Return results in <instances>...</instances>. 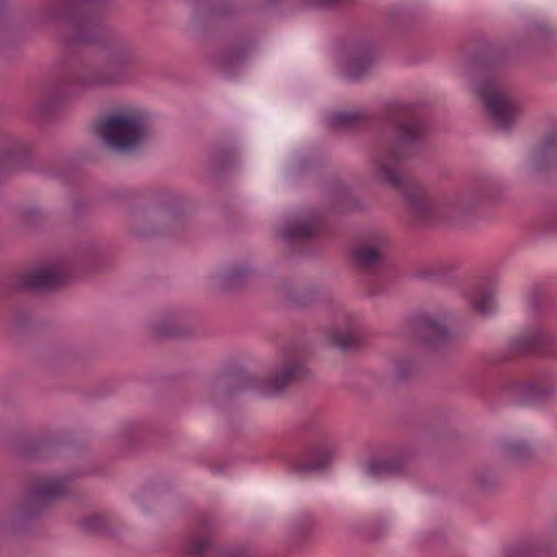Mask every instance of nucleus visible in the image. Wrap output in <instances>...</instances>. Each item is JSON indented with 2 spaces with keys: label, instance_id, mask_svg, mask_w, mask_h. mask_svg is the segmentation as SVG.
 I'll return each mask as SVG.
<instances>
[{
  "label": "nucleus",
  "instance_id": "f257e3e1",
  "mask_svg": "<svg viewBox=\"0 0 557 557\" xmlns=\"http://www.w3.org/2000/svg\"><path fill=\"white\" fill-rule=\"evenodd\" d=\"M112 7V0H72L67 4L50 0L40 11L38 23L61 21L69 26V44L95 46L103 53L100 62L78 51L67 53L66 73L75 86L95 89L120 85L137 63L132 41L104 22Z\"/></svg>",
  "mask_w": 557,
  "mask_h": 557
},
{
  "label": "nucleus",
  "instance_id": "f03ea898",
  "mask_svg": "<svg viewBox=\"0 0 557 557\" xmlns=\"http://www.w3.org/2000/svg\"><path fill=\"white\" fill-rule=\"evenodd\" d=\"M387 120L393 134L379 141L372 152L373 173L377 181L399 190L410 211L419 220L451 221L460 215L447 199H433L404 170V162L416 158L429 132L423 114L412 104L388 107Z\"/></svg>",
  "mask_w": 557,
  "mask_h": 557
},
{
  "label": "nucleus",
  "instance_id": "7ed1b4c3",
  "mask_svg": "<svg viewBox=\"0 0 557 557\" xmlns=\"http://www.w3.org/2000/svg\"><path fill=\"white\" fill-rule=\"evenodd\" d=\"M65 282V276L51 268L15 273L0 280V307L10 314V325L18 331H27L32 325L29 309L22 304L26 294L52 290Z\"/></svg>",
  "mask_w": 557,
  "mask_h": 557
},
{
  "label": "nucleus",
  "instance_id": "20e7f679",
  "mask_svg": "<svg viewBox=\"0 0 557 557\" xmlns=\"http://www.w3.org/2000/svg\"><path fill=\"white\" fill-rule=\"evenodd\" d=\"M129 219L132 233L140 239L178 235L187 224L178 197L168 189L149 193L146 206L134 208Z\"/></svg>",
  "mask_w": 557,
  "mask_h": 557
},
{
  "label": "nucleus",
  "instance_id": "39448f33",
  "mask_svg": "<svg viewBox=\"0 0 557 557\" xmlns=\"http://www.w3.org/2000/svg\"><path fill=\"white\" fill-rule=\"evenodd\" d=\"M91 473V470H79L32 482L16 505L15 523L22 524L47 513L58 499L70 494L72 482Z\"/></svg>",
  "mask_w": 557,
  "mask_h": 557
},
{
  "label": "nucleus",
  "instance_id": "423d86ee",
  "mask_svg": "<svg viewBox=\"0 0 557 557\" xmlns=\"http://www.w3.org/2000/svg\"><path fill=\"white\" fill-rule=\"evenodd\" d=\"M99 134L108 147L124 153L145 145L151 137V128L143 115L116 111L102 119Z\"/></svg>",
  "mask_w": 557,
  "mask_h": 557
},
{
  "label": "nucleus",
  "instance_id": "0eeeda50",
  "mask_svg": "<svg viewBox=\"0 0 557 557\" xmlns=\"http://www.w3.org/2000/svg\"><path fill=\"white\" fill-rule=\"evenodd\" d=\"M475 91L495 127L510 133L521 115V107L508 87L496 77H486L475 84Z\"/></svg>",
  "mask_w": 557,
  "mask_h": 557
},
{
  "label": "nucleus",
  "instance_id": "6e6552de",
  "mask_svg": "<svg viewBox=\"0 0 557 557\" xmlns=\"http://www.w3.org/2000/svg\"><path fill=\"white\" fill-rule=\"evenodd\" d=\"M313 377V372L301 357L285 351L280 363L262 379L263 396H282L289 386L312 381Z\"/></svg>",
  "mask_w": 557,
  "mask_h": 557
},
{
  "label": "nucleus",
  "instance_id": "1a4fd4ad",
  "mask_svg": "<svg viewBox=\"0 0 557 557\" xmlns=\"http://www.w3.org/2000/svg\"><path fill=\"white\" fill-rule=\"evenodd\" d=\"M250 391L263 395L262 379L236 364L227 367L211 383L212 395L221 400H227Z\"/></svg>",
  "mask_w": 557,
  "mask_h": 557
},
{
  "label": "nucleus",
  "instance_id": "9d476101",
  "mask_svg": "<svg viewBox=\"0 0 557 557\" xmlns=\"http://www.w3.org/2000/svg\"><path fill=\"white\" fill-rule=\"evenodd\" d=\"M408 330L414 342L430 351L446 346L450 338V331L438 318L421 312L408 320Z\"/></svg>",
  "mask_w": 557,
  "mask_h": 557
},
{
  "label": "nucleus",
  "instance_id": "9b49d317",
  "mask_svg": "<svg viewBox=\"0 0 557 557\" xmlns=\"http://www.w3.org/2000/svg\"><path fill=\"white\" fill-rule=\"evenodd\" d=\"M72 75L66 73V61L62 62L58 76L48 87L44 99L35 106V112L39 119L50 121L54 117L62 103L72 95L87 90L74 85Z\"/></svg>",
  "mask_w": 557,
  "mask_h": 557
},
{
  "label": "nucleus",
  "instance_id": "f8f14e48",
  "mask_svg": "<svg viewBox=\"0 0 557 557\" xmlns=\"http://www.w3.org/2000/svg\"><path fill=\"white\" fill-rule=\"evenodd\" d=\"M474 45L467 59V67L473 74L492 71L507 60V49L482 32L471 36Z\"/></svg>",
  "mask_w": 557,
  "mask_h": 557
},
{
  "label": "nucleus",
  "instance_id": "ddd939ff",
  "mask_svg": "<svg viewBox=\"0 0 557 557\" xmlns=\"http://www.w3.org/2000/svg\"><path fill=\"white\" fill-rule=\"evenodd\" d=\"M510 348L519 355H539L557 358V336L544 327H533L510 342Z\"/></svg>",
  "mask_w": 557,
  "mask_h": 557
},
{
  "label": "nucleus",
  "instance_id": "4468645a",
  "mask_svg": "<svg viewBox=\"0 0 557 557\" xmlns=\"http://www.w3.org/2000/svg\"><path fill=\"white\" fill-rule=\"evenodd\" d=\"M214 546V522L209 516L199 517L196 528L183 541L184 557H205Z\"/></svg>",
  "mask_w": 557,
  "mask_h": 557
},
{
  "label": "nucleus",
  "instance_id": "2eb2a0df",
  "mask_svg": "<svg viewBox=\"0 0 557 557\" xmlns=\"http://www.w3.org/2000/svg\"><path fill=\"white\" fill-rule=\"evenodd\" d=\"M321 224L320 214L308 212L287 220L281 228V237L288 244L307 243L318 236Z\"/></svg>",
  "mask_w": 557,
  "mask_h": 557
},
{
  "label": "nucleus",
  "instance_id": "dca6fc26",
  "mask_svg": "<svg viewBox=\"0 0 557 557\" xmlns=\"http://www.w3.org/2000/svg\"><path fill=\"white\" fill-rule=\"evenodd\" d=\"M255 276V270L246 263H231L212 276L215 289L224 294L237 293L245 288L247 282Z\"/></svg>",
  "mask_w": 557,
  "mask_h": 557
},
{
  "label": "nucleus",
  "instance_id": "f3484780",
  "mask_svg": "<svg viewBox=\"0 0 557 557\" xmlns=\"http://www.w3.org/2000/svg\"><path fill=\"white\" fill-rule=\"evenodd\" d=\"M63 446V441L54 435L47 434L30 438L21 446V455L27 460L48 458Z\"/></svg>",
  "mask_w": 557,
  "mask_h": 557
},
{
  "label": "nucleus",
  "instance_id": "a211bd4d",
  "mask_svg": "<svg viewBox=\"0 0 557 557\" xmlns=\"http://www.w3.org/2000/svg\"><path fill=\"white\" fill-rule=\"evenodd\" d=\"M384 242L363 244L354 250V259L363 270L381 271L388 267V259L383 250Z\"/></svg>",
  "mask_w": 557,
  "mask_h": 557
},
{
  "label": "nucleus",
  "instance_id": "6ab92c4d",
  "mask_svg": "<svg viewBox=\"0 0 557 557\" xmlns=\"http://www.w3.org/2000/svg\"><path fill=\"white\" fill-rule=\"evenodd\" d=\"M152 330L159 338H185L195 334L194 327L180 313L165 317Z\"/></svg>",
  "mask_w": 557,
  "mask_h": 557
},
{
  "label": "nucleus",
  "instance_id": "aec40b11",
  "mask_svg": "<svg viewBox=\"0 0 557 557\" xmlns=\"http://www.w3.org/2000/svg\"><path fill=\"white\" fill-rule=\"evenodd\" d=\"M332 207L337 212L364 211L366 206L351 194L350 189L341 181L333 182L329 187Z\"/></svg>",
  "mask_w": 557,
  "mask_h": 557
},
{
  "label": "nucleus",
  "instance_id": "412c9836",
  "mask_svg": "<svg viewBox=\"0 0 557 557\" xmlns=\"http://www.w3.org/2000/svg\"><path fill=\"white\" fill-rule=\"evenodd\" d=\"M330 342L344 352H355L362 348L363 337L355 325L335 326L329 334Z\"/></svg>",
  "mask_w": 557,
  "mask_h": 557
},
{
  "label": "nucleus",
  "instance_id": "4be33fe9",
  "mask_svg": "<svg viewBox=\"0 0 557 557\" xmlns=\"http://www.w3.org/2000/svg\"><path fill=\"white\" fill-rule=\"evenodd\" d=\"M335 454V448L329 445H317L309 448L305 457L307 461H298L293 466L294 472H310L326 467Z\"/></svg>",
  "mask_w": 557,
  "mask_h": 557
},
{
  "label": "nucleus",
  "instance_id": "5701e85b",
  "mask_svg": "<svg viewBox=\"0 0 557 557\" xmlns=\"http://www.w3.org/2000/svg\"><path fill=\"white\" fill-rule=\"evenodd\" d=\"M534 164L539 171L557 168V129L546 133L534 154Z\"/></svg>",
  "mask_w": 557,
  "mask_h": 557
},
{
  "label": "nucleus",
  "instance_id": "b1692460",
  "mask_svg": "<svg viewBox=\"0 0 557 557\" xmlns=\"http://www.w3.org/2000/svg\"><path fill=\"white\" fill-rule=\"evenodd\" d=\"M373 50L369 45L361 47V49L352 54L346 64V75L351 81L361 79L373 64Z\"/></svg>",
  "mask_w": 557,
  "mask_h": 557
},
{
  "label": "nucleus",
  "instance_id": "393cba45",
  "mask_svg": "<svg viewBox=\"0 0 557 557\" xmlns=\"http://www.w3.org/2000/svg\"><path fill=\"white\" fill-rule=\"evenodd\" d=\"M405 469L403 457L373 458L367 465L369 474L375 478H387L400 474Z\"/></svg>",
  "mask_w": 557,
  "mask_h": 557
},
{
  "label": "nucleus",
  "instance_id": "a878e982",
  "mask_svg": "<svg viewBox=\"0 0 557 557\" xmlns=\"http://www.w3.org/2000/svg\"><path fill=\"white\" fill-rule=\"evenodd\" d=\"M317 528L318 521L313 515L301 513L290 524V540L295 544H302L312 537Z\"/></svg>",
  "mask_w": 557,
  "mask_h": 557
},
{
  "label": "nucleus",
  "instance_id": "bb28decb",
  "mask_svg": "<svg viewBox=\"0 0 557 557\" xmlns=\"http://www.w3.org/2000/svg\"><path fill=\"white\" fill-rule=\"evenodd\" d=\"M253 46L255 44L251 40L234 44L215 57L216 62L223 67L237 66L247 59Z\"/></svg>",
  "mask_w": 557,
  "mask_h": 557
},
{
  "label": "nucleus",
  "instance_id": "cd10ccee",
  "mask_svg": "<svg viewBox=\"0 0 557 557\" xmlns=\"http://www.w3.org/2000/svg\"><path fill=\"white\" fill-rule=\"evenodd\" d=\"M500 449L505 458L518 463H527L535 458L534 448L523 440L504 441Z\"/></svg>",
  "mask_w": 557,
  "mask_h": 557
},
{
  "label": "nucleus",
  "instance_id": "c85d7f7f",
  "mask_svg": "<svg viewBox=\"0 0 557 557\" xmlns=\"http://www.w3.org/2000/svg\"><path fill=\"white\" fill-rule=\"evenodd\" d=\"M286 297V299L298 307H306L312 304L318 296V290L313 287L295 288L289 280H282L276 287Z\"/></svg>",
  "mask_w": 557,
  "mask_h": 557
},
{
  "label": "nucleus",
  "instance_id": "c756f323",
  "mask_svg": "<svg viewBox=\"0 0 557 557\" xmlns=\"http://www.w3.org/2000/svg\"><path fill=\"white\" fill-rule=\"evenodd\" d=\"M235 161L234 151L222 144L215 145L209 154L210 166L216 175H222L230 171L234 166Z\"/></svg>",
  "mask_w": 557,
  "mask_h": 557
},
{
  "label": "nucleus",
  "instance_id": "7c9ffc66",
  "mask_svg": "<svg viewBox=\"0 0 557 557\" xmlns=\"http://www.w3.org/2000/svg\"><path fill=\"white\" fill-rule=\"evenodd\" d=\"M79 527L90 535L112 537L117 533L115 528L108 517L102 515H94L85 518L78 522Z\"/></svg>",
  "mask_w": 557,
  "mask_h": 557
},
{
  "label": "nucleus",
  "instance_id": "2f4dec72",
  "mask_svg": "<svg viewBox=\"0 0 557 557\" xmlns=\"http://www.w3.org/2000/svg\"><path fill=\"white\" fill-rule=\"evenodd\" d=\"M520 404L527 405L532 401L543 400L554 395L555 391L552 386H541L534 381H527L520 384Z\"/></svg>",
  "mask_w": 557,
  "mask_h": 557
},
{
  "label": "nucleus",
  "instance_id": "473e14b6",
  "mask_svg": "<svg viewBox=\"0 0 557 557\" xmlns=\"http://www.w3.org/2000/svg\"><path fill=\"white\" fill-rule=\"evenodd\" d=\"M495 296L496 290L494 288H481L479 295L471 299V306L473 310L483 317L492 314L496 309Z\"/></svg>",
  "mask_w": 557,
  "mask_h": 557
},
{
  "label": "nucleus",
  "instance_id": "72a5a7b5",
  "mask_svg": "<svg viewBox=\"0 0 557 557\" xmlns=\"http://www.w3.org/2000/svg\"><path fill=\"white\" fill-rule=\"evenodd\" d=\"M419 368L410 357H401L394 363L393 379L398 383H405L418 375Z\"/></svg>",
  "mask_w": 557,
  "mask_h": 557
},
{
  "label": "nucleus",
  "instance_id": "f704fd0d",
  "mask_svg": "<svg viewBox=\"0 0 557 557\" xmlns=\"http://www.w3.org/2000/svg\"><path fill=\"white\" fill-rule=\"evenodd\" d=\"M473 482L478 490L488 493L497 490L500 485L498 474L491 468H482L473 473Z\"/></svg>",
  "mask_w": 557,
  "mask_h": 557
},
{
  "label": "nucleus",
  "instance_id": "c9c22d12",
  "mask_svg": "<svg viewBox=\"0 0 557 557\" xmlns=\"http://www.w3.org/2000/svg\"><path fill=\"white\" fill-rule=\"evenodd\" d=\"M18 222L20 224L28 230H35L39 227L45 221V214L38 208H22L18 210Z\"/></svg>",
  "mask_w": 557,
  "mask_h": 557
},
{
  "label": "nucleus",
  "instance_id": "e433bc0d",
  "mask_svg": "<svg viewBox=\"0 0 557 557\" xmlns=\"http://www.w3.org/2000/svg\"><path fill=\"white\" fill-rule=\"evenodd\" d=\"M362 120L358 112H334L330 116V125L333 128L350 129Z\"/></svg>",
  "mask_w": 557,
  "mask_h": 557
},
{
  "label": "nucleus",
  "instance_id": "4c0bfd02",
  "mask_svg": "<svg viewBox=\"0 0 557 557\" xmlns=\"http://www.w3.org/2000/svg\"><path fill=\"white\" fill-rule=\"evenodd\" d=\"M528 41L522 45H543L553 37V30L544 24H533L527 30Z\"/></svg>",
  "mask_w": 557,
  "mask_h": 557
},
{
  "label": "nucleus",
  "instance_id": "58836bf2",
  "mask_svg": "<svg viewBox=\"0 0 557 557\" xmlns=\"http://www.w3.org/2000/svg\"><path fill=\"white\" fill-rule=\"evenodd\" d=\"M146 435L145 430L137 425H132L122 435L123 445L129 451L138 450L141 447V443L146 440Z\"/></svg>",
  "mask_w": 557,
  "mask_h": 557
},
{
  "label": "nucleus",
  "instance_id": "ea45409f",
  "mask_svg": "<svg viewBox=\"0 0 557 557\" xmlns=\"http://www.w3.org/2000/svg\"><path fill=\"white\" fill-rule=\"evenodd\" d=\"M95 206L83 197H75L71 205V216L74 221L81 222L94 212Z\"/></svg>",
  "mask_w": 557,
  "mask_h": 557
},
{
  "label": "nucleus",
  "instance_id": "a19ab883",
  "mask_svg": "<svg viewBox=\"0 0 557 557\" xmlns=\"http://www.w3.org/2000/svg\"><path fill=\"white\" fill-rule=\"evenodd\" d=\"M542 553V548L534 543L525 542L520 543L516 546L509 547L505 556L506 557H536Z\"/></svg>",
  "mask_w": 557,
  "mask_h": 557
},
{
  "label": "nucleus",
  "instance_id": "79ce46f5",
  "mask_svg": "<svg viewBox=\"0 0 557 557\" xmlns=\"http://www.w3.org/2000/svg\"><path fill=\"white\" fill-rule=\"evenodd\" d=\"M78 256L83 263H91L100 256V248L94 242L82 243L78 247Z\"/></svg>",
  "mask_w": 557,
  "mask_h": 557
},
{
  "label": "nucleus",
  "instance_id": "37998d69",
  "mask_svg": "<svg viewBox=\"0 0 557 557\" xmlns=\"http://www.w3.org/2000/svg\"><path fill=\"white\" fill-rule=\"evenodd\" d=\"M236 11H237V9L235 8V5H233L230 2L222 1V2L210 5L207 14L210 17L225 18V17H228V16H232L233 14H235Z\"/></svg>",
  "mask_w": 557,
  "mask_h": 557
},
{
  "label": "nucleus",
  "instance_id": "c03bdc74",
  "mask_svg": "<svg viewBox=\"0 0 557 557\" xmlns=\"http://www.w3.org/2000/svg\"><path fill=\"white\" fill-rule=\"evenodd\" d=\"M354 0H305L311 7L322 10H334L350 5Z\"/></svg>",
  "mask_w": 557,
  "mask_h": 557
},
{
  "label": "nucleus",
  "instance_id": "a18cd8bd",
  "mask_svg": "<svg viewBox=\"0 0 557 557\" xmlns=\"http://www.w3.org/2000/svg\"><path fill=\"white\" fill-rule=\"evenodd\" d=\"M543 299V294L537 288L534 289L530 295V304L533 309H539L541 306V301Z\"/></svg>",
  "mask_w": 557,
  "mask_h": 557
},
{
  "label": "nucleus",
  "instance_id": "49530a36",
  "mask_svg": "<svg viewBox=\"0 0 557 557\" xmlns=\"http://www.w3.org/2000/svg\"><path fill=\"white\" fill-rule=\"evenodd\" d=\"M224 557H252L250 553H248L246 549L236 548L228 550Z\"/></svg>",
  "mask_w": 557,
  "mask_h": 557
},
{
  "label": "nucleus",
  "instance_id": "de8ad7c7",
  "mask_svg": "<svg viewBox=\"0 0 557 557\" xmlns=\"http://www.w3.org/2000/svg\"><path fill=\"white\" fill-rule=\"evenodd\" d=\"M301 428L305 430V431H313L315 429H318V423L313 420H308L306 422L302 423Z\"/></svg>",
  "mask_w": 557,
  "mask_h": 557
},
{
  "label": "nucleus",
  "instance_id": "09e8293b",
  "mask_svg": "<svg viewBox=\"0 0 557 557\" xmlns=\"http://www.w3.org/2000/svg\"><path fill=\"white\" fill-rule=\"evenodd\" d=\"M547 230L557 234V214L554 215L547 223Z\"/></svg>",
  "mask_w": 557,
  "mask_h": 557
},
{
  "label": "nucleus",
  "instance_id": "8fccbe9b",
  "mask_svg": "<svg viewBox=\"0 0 557 557\" xmlns=\"http://www.w3.org/2000/svg\"><path fill=\"white\" fill-rule=\"evenodd\" d=\"M128 196H129L128 193H123L120 195V197H122V198H127Z\"/></svg>",
  "mask_w": 557,
  "mask_h": 557
},
{
  "label": "nucleus",
  "instance_id": "3c124183",
  "mask_svg": "<svg viewBox=\"0 0 557 557\" xmlns=\"http://www.w3.org/2000/svg\"><path fill=\"white\" fill-rule=\"evenodd\" d=\"M490 198H491V196H488V195H482L481 196V199H490Z\"/></svg>",
  "mask_w": 557,
  "mask_h": 557
},
{
  "label": "nucleus",
  "instance_id": "603ef678",
  "mask_svg": "<svg viewBox=\"0 0 557 557\" xmlns=\"http://www.w3.org/2000/svg\"><path fill=\"white\" fill-rule=\"evenodd\" d=\"M196 5H197L198 10L200 11V3L196 2Z\"/></svg>",
  "mask_w": 557,
  "mask_h": 557
}]
</instances>
